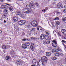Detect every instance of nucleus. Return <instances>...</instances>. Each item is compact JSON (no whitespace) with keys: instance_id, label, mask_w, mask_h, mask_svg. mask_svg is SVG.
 I'll return each mask as SVG.
<instances>
[{"instance_id":"f257e3e1","label":"nucleus","mask_w":66,"mask_h":66,"mask_svg":"<svg viewBox=\"0 0 66 66\" xmlns=\"http://www.w3.org/2000/svg\"><path fill=\"white\" fill-rule=\"evenodd\" d=\"M42 62L44 63H46L47 62L48 59L46 57H43L41 58Z\"/></svg>"},{"instance_id":"f03ea898","label":"nucleus","mask_w":66,"mask_h":66,"mask_svg":"<svg viewBox=\"0 0 66 66\" xmlns=\"http://www.w3.org/2000/svg\"><path fill=\"white\" fill-rule=\"evenodd\" d=\"M26 22V21L25 20H21L19 21H18V23L19 25H22L24 24Z\"/></svg>"},{"instance_id":"7ed1b4c3","label":"nucleus","mask_w":66,"mask_h":66,"mask_svg":"<svg viewBox=\"0 0 66 66\" xmlns=\"http://www.w3.org/2000/svg\"><path fill=\"white\" fill-rule=\"evenodd\" d=\"M23 10L24 11H26L25 12H24V13H26V14H29V13H30L31 12V11L30 10H28L27 8H24L23 9Z\"/></svg>"},{"instance_id":"20e7f679","label":"nucleus","mask_w":66,"mask_h":66,"mask_svg":"<svg viewBox=\"0 0 66 66\" xmlns=\"http://www.w3.org/2000/svg\"><path fill=\"white\" fill-rule=\"evenodd\" d=\"M35 21L34 20L32 21L31 22V24L34 27H36L37 26L38 24H35Z\"/></svg>"},{"instance_id":"39448f33","label":"nucleus","mask_w":66,"mask_h":66,"mask_svg":"<svg viewBox=\"0 0 66 66\" xmlns=\"http://www.w3.org/2000/svg\"><path fill=\"white\" fill-rule=\"evenodd\" d=\"M53 42L54 43H52V46H53L54 47H56V44H57V43L56 41L55 40H53Z\"/></svg>"},{"instance_id":"423d86ee","label":"nucleus","mask_w":66,"mask_h":66,"mask_svg":"<svg viewBox=\"0 0 66 66\" xmlns=\"http://www.w3.org/2000/svg\"><path fill=\"white\" fill-rule=\"evenodd\" d=\"M57 6L58 7H59V8H60V9H61V8H62L63 7L62 4L60 3H59L57 4Z\"/></svg>"},{"instance_id":"0eeeda50","label":"nucleus","mask_w":66,"mask_h":66,"mask_svg":"<svg viewBox=\"0 0 66 66\" xmlns=\"http://www.w3.org/2000/svg\"><path fill=\"white\" fill-rule=\"evenodd\" d=\"M32 63H33V64H38V62H37V60L35 59H34L33 60L32 62Z\"/></svg>"},{"instance_id":"6e6552de","label":"nucleus","mask_w":66,"mask_h":66,"mask_svg":"<svg viewBox=\"0 0 66 66\" xmlns=\"http://www.w3.org/2000/svg\"><path fill=\"white\" fill-rule=\"evenodd\" d=\"M29 5H30L31 8H34L35 7L34 5H33V2H30L29 3Z\"/></svg>"},{"instance_id":"1a4fd4ad","label":"nucleus","mask_w":66,"mask_h":66,"mask_svg":"<svg viewBox=\"0 0 66 66\" xmlns=\"http://www.w3.org/2000/svg\"><path fill=\"white\" fill-rule=\"evenodd\" d=\"M30 47L31 49L32 50V51H34V43H31Z\"/></svg>"},{"instance_id":"9d476101","label":"nucleus","mask_w":66,"mask_h":66,"mask_svg":"<svg viewBox=\"0 0 66 66\" xmlns=\"http://www.w3.org/2000/svg\"><path fill=\"white\" fill-rule=\"evenodd\" d=\"M8 7L6 6V5H2L1 7V9H7Z\"/></svg>"},{"instance_id":"9b49d317","label":"nucleus","mask_w":66,"mask_h":66,"mask_svg":"<svg viewBox=\"0 0 66 66\" xmlns=\"http://www.w3.org/2000/svg\"><path fill=\"white\" fill-rule=\"evenodd\" d=\"M61 32L64 35H65L66 36V31L65 29H62Z\"/></svg>"},{"instance_id":"f8f14e48","label":"nucleus","mask_w":66,"mask_h":66,"mask_svg":"<svg viewBox=\"0 0 66 66\" xmlns=\"http://www.w3.org/2000/svg\"><path fill=\"white\" fill-rule=\"evenodd\" d=\"M22 47L24 49H26L27 48V46H26L25 44H22Z\"/></svg>"},{"instance_id":"ddd939ff","label":"nucleus","mask_w":66,"mask_h":66,"mask_svg":"<svg viewBox=\"0 0 66 66\" xmlns=\"http://www.w3.org/2000/svg\"><path fill=\"white\" fill-rule=\"evenodd\" d=\"M46 55L47 56H50V55H51V53L49 52H46Z\"/></svg>"},{"instance_id":"4468645a","label":"nucleus","mask_w":66,"mask_h":66,"mask_svg":"<svg viewBox=\"0 0 66 66\" xmlns=\"http://www.w3.org/2000/svg\"><path fill=\"white\" fill-rule=\"evenodd\" d=\"M13 20L14 22H16V21H17L18 20V18L16 17H14L13 18Z\"/></svg>"},{"instance_id":"2eb2a0df","label":"nucleus","mask_w":66,"mask_h":66,"mask_svg":"<svg viewBox=\"0 0 66 66\" xmlns=\"http://www.w3.org/2000/svg\"><path fill=\"white\" fill-rule=\"evenodd\" d=\"M8 11L6 10H4V14H8Z\"/></svg>"},{"instance_id":"dca6fc26","label":"nucleus","mask_w":66,"mask_h":66,"mask_svg":"<svg viewBox=\"0 0 66 66\" xmlns=\"http://www.w3.org/2000/svg\"><path fill=\"white\" fill-rule=\"evenodd\" d=\"M40 38L41 39H44V34H41L40 36Z\"/></svg>"},{"instance_id":"f3484780","label":"nucleus","mask_w":66,"mask_h":66,"mask_svg":"<svg viewBox=\"0 0 66 66\" xmlns=\"http://www.w3.org/2000/svg\"><path fill=\"white\" fill-rule=\"evenodd\" d=\"M55 55L56 56H60V54L59 52H56L55 53Z\"/></svg>"},{"instance_id":"a211bd4d","label":"nucleus","mask_w":66,"mask_h":66,"mask_svg":"<svg viewBox=\"0 0 66 66\" xmlns=\"http://www.w3.org/2000/svg\"><path fill=\"white\" fill-rule=\"evenodd\" d=\"M44 37L45 39H46V40H48V39H49V37L47 35H45Z\"/></svg>"},{"instance_id":"6ab92c4d","label":"nucleus","mask_w":66,"mask_h":66,"mask_svg":"<svg viewBox=\"0 0 66 66\" xmlns=\"http://www.w3.org/2000/svg\"><path fill=\"white\" fill-rule=\"evenodd\" d=\"M51 59L53 61H55L57 59V58L55 57H52Z\"/></svg>"},{"instance_id":"aec40b11","label":"nucleus","mask_w":66,"mask_h":66,"mask_svg":"<svg viewBox=\"0 0 66 66\" xmlns=\"http://www.w3.org/2000/svg\"><path fill=\"white\" fill-rule=\"evenodd\" d=\"M2 48L3 49H7V47L6 46H5V45H3L2 46Z\"/></svg>"},{"instance_id":"412c9836","label":"nucleus","mask_w":66,"mask_h":66,"mask_svg":"<svg viewBox=\"0 0 66 66\" xmlns=\"http://www.w3.org/2000/svg\"><path fill=\"white\" fill-rule=\"evenodd\" d=\"M62 20L64 21V22L66 23V18L65 17H63L62 19Z\"/></svg>"},{"instance_id":"4be33fe9","label":"nucleus","mask_w":66,"mask_h":66,"mask_svg":"<svg viewBox=\"0 0 66 66\" xmlns=\"http://www.w3.org/2000/svg\"><path fill=\"white\" fill-rule=\"evenodd\" d=\"M39 28H40V31H42V27H37V29L38 30V31H39Z\"/></svg>"},{"instance_id":"5701e85b","label":"nucleus","mask_w":66,"mask_h":66,"mask_svg":"<svg viewBox=\"0 0 66 66\" xmlns=\"http://www.w3.org/2000/svg\"><path fill=\"white\" fill-rule=\"evenodd\" d=\"M25 45L26 46H30V43L29 42L25 43Z\"/></svg>"},{"instance_id":"b1692460","label":"nucleus","mask_w":66,"mask_h":66,"mask_svg":"<svg viewBox=\"0 0 66 66\" xmlns=\"http://www.w3.org/2000/svg\"><path fill=\"white\" fill-rule=\"evenodd\" d=\"M6 14H4H4L2 15V17L3 18H5L6 17Z\"/></svg>"},{"instance_id":"393cba45","label":"nucleus","mask_w":66,"mask_h":66,"mask_svg":"<svg viewBox=\"0 0 66 66\" xmlns=\"http://www.w3.org/2000/svg\"><path fill=\"white\" fill-rule=\"evenodd\" d=\"M9 9L10 11H12V9H13V7L12 6H10L9 7Z\"/></svg>"},{"instance_id":"a878e982","label":"nucleus","mask_w":66,"mask_h":66,"mask_svg":"<svg viewBox=\"0 0 66 66\" xmlns=\"http://www.w3.org/2000/svg\"><path fill=\"white\" fill-rule=\"evenodd\" d=\"M46 41L45 40H44L43 41V43L44 45L46 44Z\"/></svg>"},{"instance_id":"bb28decb","label":"nucleus","mask_w":66,"mask_h":66,"mask_svg":"<svg viewBox=\"0 0 66 66\" xmlns=\"http://www.w3.org/2000/svg\"><path fill=\"white\" fill-rule=\"evenodd\" d=\"M34 5H35L37 6H38L39 5H38V3H37V2L35 3V4H34Z\"/></svg>"},{"instance_id":"cd10ccee","label":"nucleus","mask_w":66,"mask_h":66,"mask_svg":"<svg viewBox=\"0 0 66 66\" xmlns=\"http://www.w3.org/2000/svg\"><path fill=\"white\" fill-rule=\"evenodd\" d=\"M46 34H47L48 35H49V31L46 30Z\"/></svg>"},{"instance_id":"c85d7f7f","label":"nucleus","mask_w":66,"mask_h":66,"mask_svg":"<svg viewBox=\"0 0 66 66\" xmlns=\"http://www.w3.org/2000/svg\"><path fill=\"white\" fill-rule=\"evenodd\" d=\"M10 59V57H9V56H7L6 57V60H8Z\"/></svg>"},{"instance_id":"c756f323","label":"nucleus","mask_w":66,"mask_h":66,"mask_svg":"<svg viewBox=\"0 0 66 66\" xmlns=\"http://www.w3.org/2000/svg\"><path fill=\"white\" fill-rule=\"evenodd\" d=\"M26 27L27 28V29H30L31 28V26H30V25H27L26 26Z\"/></svg>"},{"instance_id":"7c9ffc66","label":"nucleus","mask_w":66,"mask_h":66,"mask_svg":"<svg viewBox=\"0 0 66 66\" xmlns=\"http://www.w3.org/2000/svg\"><path fill=\"white\" fill-rule=\"evenodd\" d=\"M52 51L53 52V53H54V52H55V49H53Z\"/></svg>"},{"instance_id":"2f4dec72","label":"nucleus","mask_w":66,"mask_h":66,"mask_svg":"<svg viewBox=\"0 0 66 66\" xmlns=\"http://www.w3.org/2000/svg\"><path fill=\"white\" fill-rule=\"evenodd\" d=\"M17 63L18 64H20V63H21V61H17Z\"/></svg>"},{"instance_id":"473e14b6","label":"nucleus","mask_w":66,"mask_h":66,"mask_svg":"<svg viewBox=\"0 0 66 66\" xmlns=\"http://www.w3.org/2000/svg\"><path fill=\"white\" fill-rule=\"evenodd\" d=\"M26 6L27 7V8H28V9H30L31 7H30V6L28 5H27Z\"/></svg>"},{"instance_id":"72a5a7b5","label":"nucleus","mask_w":66,"mask_h":66,"mask_svg":"<svg viewBox=\"0 0 66 66\" xmlns=\"http://www.w3.org/2000/svg\"><path fill=\"white\" fill-rule=\"evenodd\" d=\"M35 28H32L31 29V31H35Z\"/></svg>"},{"instance_id":"f704fd0d","label":"nucleus","mask_w":66,"mask_h":66,"mask_svg":"<svg viewBox=\"0 0 66 66\" xmlns=\"http://www.w3.org/2000/svg\"><path fill=\"white\" fill-rule=\"evenodd\" d=\"M56 25H57V26H58V25H59V24H60V22H56Z\"/></svg>"},{"instance_id":"c9c22d12","label":"nucleus","mask_w":66,"mask_h":66,"mask_svg":"<svg viewBox=\"0 0 66 66\" xmlns=\"http://www.w3.org/2000/svg\"><path fill=\"white\" fill-rule=\"evenodd\" d=\"M57 50H58V51H61L62 52L63 51L62 50H61V49H60V48L59 47H58Z\"/></svg>"},{"instance_id":"e433bc0d","label":"nucleus","mask_w":66,"mask_h":66,"mask_svg":"<svg viewBox=\"0 0 66 66\" xmlns=\"http://www.w3.org/2000/svg\"><path fill=\"white\" fill-rule=\"evenodd\" d=\"M50 41H47L46 42V44H50Z\"/></svg>"},{"instance_id":"4c0bfd02","label":"nucleus","mask_w":66,"mask_h":66,"mask_svg":"<svg viewBox=\"0 0 66 66\" xmlns=\"http://www.w3.org/2000/svg\"><path fill=\"white\" fill-rule=\"evenodd\" d=\"M54 20H59V18H58V17H56L54 19Z\"/></svg>"},{"instance_id":"58836bf2","label":"nucleus","mask_w":66,"mask_h":66,"mask_svg":"<svg viewBox=\"0 0 66 66\" xmlns=\"http://www.w3.org/2000/svg\"><path fill=\"white\" fill-rule=\"evenodd\" d=\"M23 0H18V2L19 3H21L22 1H23Z\"/></svg>"},{"instance_id":"ea45409f","label":"nucleus","mask_w":66,"mask_h":66,"mask_svg":"<svg viewBox=\"0 0 66 66\" xmlns=\"http://www.w3.org/2000/svg\"><path fill=\"white\" fill-rule=\"evenodd\" d=\"M42 11L43 12V13H45L46 12V10L43 9Z\"/></svg>"},{"instance_id":"a19ab883","label":"nucleus","mask_w":66,"mask_h":66,"mask_svg":"<svg viewBox=\"0 0 66 66\" xmlns=\"http://www.w3.org/2000/svg\"><path fill=\"white\" fill-rule=\"evenodd\" d=\"M26 40L27 39H22V40L23 42H25V41H26Z\"/></svg>"},{"instance_id":"79ce46f5","label":"nucleus","mask_w":66,"mask_h":66,"mask_svg":"<svg viewBox=\"0 0 66 66\" xmlns=\"http://www.w3.org/2000/svg\"><path fill=\"white\" fill-rule=\"evenodd\" d=\"M59 51L57 49H55V52H59Z\"/></svg>"},{"instance_id":"37998d69","label":"nucleus","mask_w":66,"mask_h":66,"mask_svg":"<svg viewBox=\"0 0 66 66\" xmlns=\"http://www.w3.org/2000/svg\"><path fill=\"white\" fill-rule=\"evenodd\" d=\"M63 12L64 13H66V9H64Z\"/></svg>"},{"instance_id":"c03bdc74","label":"nucleus","mask_w":66,"mask_h":66,"mask_svg":"<svg viewBox=\"0 0 66 66\" xmlns=\"http://www.w3.org/2000/svg\"><path fill=\"white\" fill-rule=\"evenodd\" d=\"M62 43H65V41L64 40H62Z\"/></svg>"},{"instance_id":"a18cd8bd","label":"nucleus","mask_w":66,"mask_h":66,"mask_svg":"<svg viewBox=\"0 0 66 66\" xmlns=\"http://www.w3.org/2000/svg\"><path fill=\"white\" fill-rule=\"evenodd\" d=\"M45 10H46V11H47L48 10V8H47V7H46L45 8Z\"/></svg>"},{"instance_id":"49530a36","label":"nucleus","mask_w":66,"mask_h":66,"mask_svg":"<svg viewBox=\"0 0 66 66\" xmlns=\"http://www.w3.org/2000/svg\"><path fill=\"white\" fill-rule=\"evenodd\" d=\"M60 55H61V56H63V55H64V54L63 53H61V54H60Z\"/></svg>"},{"instance_id":"de8ad7c7","label":"nucleus","mask_w":66,"mask_h":66,"mask_svg":"<svg viewBox=\"0 0 66 66\" xmlns=\"http://www.w3.org/2000/svg\"><path fill=\"white\" fill-rule=\"evenodd\" d=\"M20 12H18V15H20Z\"/></svg>"},{"instance_id":"09e8293b","label":"nucleus","mask_w":66,"mask_h":66,"mask_svg":"<svg viewBox=\"0 0 66 66\" xmlns=\"http://www.w3.org/2000/svg\"><path fill=\"white\" fill-rule=\"evenodd\" d=\"M22 35H25V34L24 32H23L22 33Z\"/></svg>"},{"instance_id":"8fccbe9b","label":"nucleus","mask_w":66,"mask_h":66,"mask_svg":"<svg viewBox=\"0 0 66 66\" xmlns=\"http://www.w3.org/2000/svg\"><path fill=\"white\" fill-rule=\"evenodd\" d=\"M4 0H0L1 2H4Z\"/></svg>"},{"instance_id":"3c124183","label":"nucleus","mask_w":66,"mask_h":66,"mask_svg":"<svg viewBox=\"0 0 66 66\" xmlns=\"http://www.w3.org/2000/svg\"><path fill=\"white\" fill-rule=\"evenodd\" d=\"M41 66H44V64L43 63H42V64L41 65Z\"/></svg>"},{"instance_id":"603ef678","label":"nucleus","mask_w":66,"mask_h":66,"mask_svg":"<svg viewBox=\"0 0 66 66\" xmlns=\"http://www.w3.org/2000/svg\"><path fill=\"white\" fill-rule=\"evenodd\" d=\"M6 5H7L8 6H10V4H6Z\"/></svg>"},{"instance_id":"864d4df0","label":"nucleus","mask_w":66,"mask_h":66,"mask_svg":"<svg viewBox=\"0 0 66 66\" xmlns=\"http://www.w3.org/2000/svg\"><path fill=\"white\" fill-rule=\"evenodd\" d=\"M31 33H32V32L31 31L29 32V34H31Z\"/></svg>"},{"instance_id":"5fc2aeb1","label":"nucleus","mask_w":66,"mask_h":66,"mask_svg":"<svg viewBox=\"0 0 66 66\" xmlns=\"http://www.w3.org/2000/svg\"><path fill=\"white\" fill-rule=\"evenodd\" d=\"M57 14H60V12H57Z\"/></svg>"},{"instance_id":"6e6d98bb","label":"nucleus","mask_w":66,"mask_h":66,"mask_svg":"<svg viewBox=\"0 0 66 66\" xmlns=\"http://www.w3.org/2000/svg\"><path fill=\"white\" fill-rule=\"evenodd\" d=\"M27 40H28V41H30V39H28Z\"/></svg>"},{"instance_id":"4d7b16f0","label":"nucleus","mask_w":66,"mask_h":66,"mask_svg":"<svg viewBox=\"0 0 66 66\" xmlns=\"http://www.w3.org/2000/svg\"><path fill=\"white\" fill-rule=\"evenodd\" d=\"M4 23H6V21L5 20H4Z\"/></svg>"},{"instance_id":"13d9d810","label":"nucleus","mask_w":66,"mask_h":66,"mask_svg":"<svg viewBox=\"0 0 66 66\" xmlns=\"http://www.w3.org/2000/svg\"><path fill=\"white\" fill-rule=\"evenodd\" d=\"M7 1H8V2H11V0H6Z\"/></svg>"},{"instance_id":"bf43d9fd","label":"nucleus","mask_w":66,"mask_h":66,"mask_svg":"<svg viewBox=\"0 0 66 66\" xmlns=\"http://www.w3.org/2000/svg\"><path fill=\"white\" fill-rule=\"evenodd\" d=\"M35 37L34 40H35V39H37V38H36V37Z\"/></svg>"},{"instance_id":"052dcab7","label":"nucleus","mask_w":66,"mask_h":66,"mask_svg":"<svg viewBox=\"0 0 66 66\" xmlns=\"http://www.w3.org/2000/svg\"><path fill=\"white\" fill-rule=\"evenodd\" d=\"M58 34L59 35V36H61V35L60 34V33H58Z\"/></svg>"},{"instance_id":"680f3d73","label":"nucleus","mask_w":66,"mask_h":66,"mask_svg":"<svg viewBox=\"0 0 66 66\" xmlns=\"http://www.w3.org/2000/svg\"><path fill=\"white\" fill-rule=\"evenodd\" d=\"M1 33H2V31L0 30V34Z\"/></svg>"},{"instance_id":"e2e57ef3","label":"nucleus","mask_w":66,"mask_h":66,"mask_svg":"<svg viewBox=\"0 0 66 66\" xmlns=\"http://www.w3.org/2000/svg\"><path fill=\"white\" fill-rule=\"evenodd\" d=\"M64 2L65 3H66V0L64 1Z\"/></svg>"},{"instance_id":"0e129e2a","label":"nucleus","mask_w":66,"mask_h":66,"mask_svg":"<svg viewBox=\"0 0 66 66\" xmlns=\"http://www.w3.org/2000/svg\"><path fill=\"white\" fill-rule=\"evenodd\" d=\"M32 39H34V40L35 37H34V38H32Z\"/></svg>"},{"instance_id":"69168bd1","label":"nucleus","mask_w":66,"mask_h":66,"mask_svg":"<svg viewBox=\"0 0 66 66\" xmlns=\"http://www.w3.org/2000/svg\"><path fill=\"white\" fill-rule=\"evenodd\" d=\"M64 7L65 9H66V6H64Z\"/></svg>"},{"instance_id":"338daca9","label":"nucleus","mask_w":66,"mask_h":66,"mask_svg":"<svg viewBox=\"0 0 66 66\" xmlns=\"http://www.w3.org/2000/svg\"><path fill=\"white\" fill-rule=\"evenodd\" d=\"M0 20H3L2 19H1Z\"/></svg>"},{"instance_id":"774afa93","label":"nucleus","mask_w":66,"mask_h":66,"mask_svg":"<svg viewBox=\"0 0 66 66\" xmlns=\"http://www.w3.org/2000/svg\"><path fill=\"white\" fill-rule=\"evenodd\" d=\"M31 39H33V37H31Z\"/></svg>"}]
</instances>
